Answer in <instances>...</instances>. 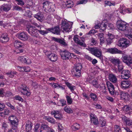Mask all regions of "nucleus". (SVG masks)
<instances>
[{
  "instance_id": "obj_1",
  "label": "nucleus",
  "mask_w": 132,
  "mask_h": 132,
  "mask_svg": "<svg viewBox=\"0 0 132 132\" xmlns=\"http://www.w3.org/2000/svg\"><path fill=\"white\" fill-rule=\"evenodd\" d=\"M43 10L45 12L49 13L53 12L54 11L53 8V5L49 2L46 1L43 3Z\"/></svg>"
},
{
  "instance_id": "obj_2",
  "label": "nucleus",
  "mask_w": 132,
  "mask_h": 132,
  "mask_svg": "<svg viewBox=\"0 0 132 132\" xmlns=\"http://www.w3.org/2000/svg\"><path fill=\"white\" fill-rule=\"evenodd\" d=\"M88 50L92 54L99 58H101L102 55L101 50L96 47H90Z\"/></svg>"
},
{
  "instance_id": "obj_3",
  "label": "nucleus",
  "mask_w": 132,
  "mask_h": 132,
  "mask_svg": "<svg viewBox=\"0 0 132 132\" xmlns=\"http://www.w3.org/2000/svg\"><path fill=\"white\" fill-rule=\"evenodd\" d=\"M26 30L28 31L29 33L33 37L36 38L39 37L38 34L39 30L36 29L35 27L31 26H29L26 29Z\"/></svg>"
},
{
  "instance_id": "obj_4",
  "label": "nucleus",
  "mask_w": 132,
  "mask_h": 132,
  "mask_svg": "<svg viewBox=\"0 0 132 132\" xmlns=\"http://www.w3.org/2000/svg\"><path fill=\"white\" fill-rule=\"evenodd\" d=\"M116 25L117 28L122 31L126 30L128 26L126 22L121 20H118L117 22Z\"/></svg>"
},
{
  "instance_id": "obj_5",
  "label": "nucleus",
  "mask_w": 132,
  "mask_h": 132,
  "mask_svg": "<svg viewBox=\"0 0 132 132\" xmlns=\"http://www.w3.org/2000/svg\"><path fill=\"white\" fill-rule=\"evenodd\" d=\"M72 24V23L71 22H68L65 21H63L62 23V28L63 31L69 32L71 31Z\"/></svg>"
},
{
  "instance_id": "obj_6",
  "label": "nucleus",
  "mask_w": 132,
  "mask_h": 132,
  "mask_svg": "<svg viewBox=\"0 0 132 132\" xmlns=\"http://www.w3.org/2000/svg\"><path fill=\"white\" fill-rule=\"evenodd\" d=\"M82 68V65L80 64H77L75 65L74 70L75 72V75L77 77H79L80 76V70Z\"/></svg>"
},
{
  "instance_id": "obj_7",
  "label": "nucleus",
  "mask_w": 132,
  "mask_h": 132,
  "mask_svg": "<svg viewBox=\"0 0 132 132\" xmlns=\"http://www.w3.org/2000/svg\"><path fill=\"white\" fill-rule=\"evenodd\" d=\"M129 41L123 38H121L119 40L117 45L119 47H127L129 46Z\"/></svg>"
},
{
  "instance_id": "obj_8",
  "label": "nucleus",
  "mask_w": 132,
  "mask_h": 132,
  "mask_svg": "<svg viewBox=\"0 0 132 132\" xmlns=\"http://www.w3.org/2000/svg\"><path fill=\"white\" fill-rule=\"evenodd\" d=\"M60 55L62 59L64 60H69L71 56V53L68 51L64 50L61 51Z\"/></svg>"
},
{
  "instance_id": "obj_9",
  "label": "nucleus",
  "mask_w": 132,
  "mask_h": 132,
  "mask_svg": "<svg viewBox=\"0 0 132 132\" xmlns=\"http://www.w3.org/2000/svg\"><path fill=\"white\" fill-rule=\"evenodd\" d=\"M78 37H79V36H74L73 39L75 42L81 46L84 47H86V45L84 42V38L82 37H80V38L83 42H81L80 40L78 38Z\"/></svg>"
},
{
  "instance_id": "obj_10",
  "label": "nucleus",
  "mask_w": 132,
  "mask_h": 132,
  "mask_svg": "<svg viewBox=\"0 0 132 132\" xmlns=\"http://www.w3.org/2000/svg\"><path fill=\"white\" fill-rule=\"evenodd\" d=\"M18 59L21 62L27 64H30L32 63L31 59L26 56H19L18 57Z\"/></svg>"
},
{
  "instance_id": "obj_11",
  "label": "nucleus",
  "mask_w": 132,
  "mask_h": 132,
  "mask_svg": "<svg viewBox=\"0 0 132 132\" xmlns=\"http://www.w3.org/2000/svg\"><path fill=\"white\" fill-rule=\"evenodd\" d=\"M123 61L127 64H132V57L129 55H123L122 57Z\"/></svg>"
},
{
  "instance_id": "obj_12",
  "label": "nucleus",
  "mask_w": 132,
  "mask_h": 132,
  "mask_svg": "<svg viewBox=\"0 0 132 132\" xmlns=\"http://www.w3.org/2000/svg\"><path fill=\"white\" fill-rule=\"evenodd\" d=\"M107 23V22L104 23L103 22L101 23H98L97 25L95 26L94 28L96 29L100 28V31L102 32L105 29Z\"/></svg>"
},
{
  "instance_id": "obj_13",
  "label": "nucleus",
  "mask_w": 132,
  "mask_h": 132,
  "mask_svg": "<svg viewBox=\"0 0 132 132\" xmlns=\"http://www.w3.org/2000/svg\"><path fill=\"white\" fill-rule=\"evenodd\" d=\"M90 119L91 123L95 125H97L99 124V121L96 116L92 113L90 114Z\"/></svg>"
},
{
  "instance_id": "obj_14",
  "label": "nucleus",
  "mask_w": 132,
  "mask_h": 132,
  "mask_svg": "<svg viewBox=\"0 0 132 132\" xmlns=\"http://www.w3.org/2000/svg\"><path fill=\"white\" fill-rule=\"evenodd\" d=\"M45 29L52 32L54 34L57 35L60 34V28L58 26H56L52 28H46Z\"/></svg>"
},
{
  "instance_id": "obj_15",
  "label": "nucleus",
  "mask_w": 132,
  "mask_h": 132,
  "mask_svg": "<svg viewBox=\"0 0 132 132\" xmlns=\"http://www.w3.org/2000/svg\"><path fill=\"white\" fill-rule=\"evenodd\" d=\"M106 85L108 89L111 94L113 95L115 94L114 88V86L110 81H107Z\"/></svg>"
},
{
  "instance_id": "obj_16",
  "label": "nucleus",
  "mask_w": 132,
  "mask_h": 132,
  "mask_svg": "<svg viewBox=\"0 0 132 132\" xmlns=\"http://www.w3.org/2000/svg\"><path fill=\"white\" fill-rule=\"evenodd\" d=\"M123 122L125 123L126 126H130L132 125V120L125 116H123L121 117Z\"/></svg>"
},
{
  "instance_id": "obj_17",
  "label": "nucleus",
  "mask_w": 132,
  "mask_h": 132,
  "mask_svg": "<svg viewBox=\"0 0 132 132\" xmlns=\"http://www.w3.org/2000/svg\"><path fill=\"white\" fill-rule=\"evenodd\" d=\"M130 71L128 70H123L121 72V77L122 79H128L130 77Z\"/></svg>"
},
{
  "instance_id": "obj_18",
  "label": "nucleus",
  "mask_w": 132,
  "mask_h": 132,
  "mask_svg": "<svg viewBox=\"0 0 132 132\" xmlns=\"http://www.w3.org/2000/svg\"><path fill=\"white\" fill-rule=\"evenodd\" d=\"M130 85V82L129 81H123L120 83V86L121 88L123 89L128 88Z\"/></svg>"
},
{
  "instance_id": "obj_19",
  "label": "nucleus",
  "mask_w": 132,
  "mask_h": 132,
  "mask_svg": "<svg viewBox=\"0 0 132 132\" xmlns=\"http://www.w3.org/2000/svg\"><path fill=\"white\" fill-rule=\"evenodd\" d=\"M27 87H21L19 88V90L22 94L27 96H29L31 94L27 90Z\"/></svg>"
},
{
  "instance_id": "obj_20",
  "label": "nucleus",
  "mask_w": 132,
  "mask_h": 132,
  "mask_svg": "<svg viewBox=\"0 0 132 132\" xmlns=\"http://www.w3.org/2000/svg\"><path fill=\"white\" fill-rule=\"evenodd\" d=\"M107 50L108 52L111 54H123V52L122 51L118 50L117 48H108L107 49Z\"/></svg>"
},
{
  "instance_id": "obj_21",
  "label": "nucleus",
  "mask_w": 132,
  "mask_h": 132,
  "mask_svg": "<svg viewBox=\"0 0 132 132\" xmlns=\"http://www.w3.org/2000/svg\"><path fill=\"white\" fill-rule=\"evenodd\" d=\"M17 37L19 39L23 40H27L28 38V35L24 32L18 34L17 35Z\"/></svg>"
},
{
  "instance_id": "obj_22",
  "label": "nucleus",
  "mask_w": 132,
  "mask_h": 132,
  "mask_svg": "<svg viewBox=\"0 0 132 132\" xmlns=\"http://www.w3.org/2000/svg\"><path fill=\"white\" fill-rule=\"evenodd\" d=\"M12 7L11 5L10 4H4L1 6L3 11L7 12L10 10Z\"/></svg>"
},
{
  "instance_id": "obj_23",
  "label": "nucleus",
  "mask_w": 132,
  "mask_h": 132,
  "mask_svg": "<svg viewBox=\"0 0 132 132\" xmlns=\"http://www.w3.org/2000/svg\"><path fill=\"white\" fill-rule=\"evenodd\" d=\"M52 39L54 41L59 43L63 46H65L67 45V44L64 40H62L60 38H56L54 37H53Z\"/></svg>"
},
{
  "instance_id": "obj_24",
  "label": "nucleus",
  "mask_w": 132,
  "mask_h": 132,
  "mask_svg": "<svg viewBox=\"0 0 132 132\" xmlns=\"http://www.w3.org/2000/svg\"><path fill=\"white\" fill-rule=\"evenodd\" d=\"M110 61L115 66H117L121 62L119 59L113 57H111Z\"/></svg>"
},
{
  "instance_id": "obj_25",
  "label": "nucleus",
  "mask_w": 132,
  "mask_h": 132,
  "mask_svg": "<svg viewBox=\"0 0 132 132\" xmlns=\"http://www.w3.org/2000/svg\"><path fill=\"white\" fill-rule=\"evenodd\" d=\"M26 129L27 132H30L32 128L33 124L31 121H27L26 122Z\"/></svg>"
},
{
  "instance_id": "obj_26",
  "label": "nucleus",
  "mask_w": 132,
  "mask_h": 132,
  "mask_svg": "<svg viewBox=\"0 0 132 132\" xmlns=\"http://www.w3.org/2000/svg\"><path fill=\"white\" fill-rule=\"evenodd\" d=\"M52 115H53L54 117L57 119H60L62 118L61 114L60 111H52L51 112Z\"/></svg>"
},
{
  "instance_id": "obj_27",
  "label": "nucleus",
  "mask_w": 132,
  "mask_h": 132,
  "mask_svg": "<svg viewBox=\"0 0 132 132\" xmlns=\"http://www.w3.org/2000/svg\"><path fill=\"white\" fill-rule=\"evenodd\" d=\"M9 119L11 123L13 125H15L16 123V121L17 120L16 117L14 115H12L9 117Z\"/></svg>"
},
{
  "instance_id": "obj_28",
  "label": "nucleus",
  "mask_w": 132,
  "mask_h": 132,
  "mask_svg": "<svg viewBox=\"0 0 132 132\" xmlns=\"http://www.w3.org/2000/svg\"><path fill=\"white\" fill-rule=\"evenodd\" d=\"M109 80L113 83H116L117 81V78L113 74H110L109 76Z\"/></svg>"
},
{
  "instance_id": "obj_29",
  "label": "nucleus",
  "mask_w": 132,
  "mask_h": 132,
  "mask_svg": "<svg viewBox=\"0 0 132 132\" xmlns=\"http://www.w3.org/2000/svg\"><path fill=\"white\" fill-rule=\"evenodd\" d=\"M9 39L6 34L5 35H2L0 37V41L2 43H5L9 40Z\"/></svg>"
},
{
  "instance_id": "obj_30",
  "label": "nucleus",
  "mask_w": 132,
  "mask_h": 132,
  "mask_svg": "<svg viewBox=\"0 0 132 132\" xmlns=\"http://www.w3.org/2000/svg\"><path fill=\"white\" fill-rule=\"evenodd\" d=\"M101 125V127H103L105 126L106 124V120L103 117H101L100 118L99 124Z\"/></svg>"
},
{
  "instance_id": "obj_31",
  "label": "nucleus",
  "mask_w": 132,
  "mask_h": 132,
  "mask_svg": "<svg viewBox=\"0 0 132 132\" xmlns=\"http://www.w3.org/2000/svg\"><path fill=\"white\" fill-rule=\"evenodd\" d=\"M123 110L125 113L127 114H130L132 112V109L130 107L127 105L125 106L123 108Z\"/></svg>"
},
{
  "instance_id": "obj_32",
  "label": "nucleus",
  "mask_w": 132,
  "mask_h": 132,
  "mask_svg": "<svg viewBox=\"0 0 132 132\" xmlns=\"http://www.w3.org/2000/svg\"><path fill=\"white\" fill-rule=\"evenodd\" d=\"M48 58L52 61L54 62L57 60V57L56 54L53 53H51Z\"/></svg>"
},
{
  "instance_id": "obj_33",
  "label": "nucleus",
  "mask_w": 132,
  "mask_h": 132,
  "mask_svg": "<svg viewBox=\"0 0 132 132\" xmlns=\"http://www.w3.org/2000/svg\"><path fill=\"white\" fill-rule=\"evenodd\" d=\"M120 94L121 97L125 99L127 98L129 96V95L128 93L126 92H125L122 91L120 92Z\"/></svg>"
},
{
  "instance_id": "obj_34",
  "label": "nucleus",
  "mask_w": 132,
  "mask_h": 132,
  "mask_svg": "<svg viewBox=\"0 0 132 132\" xmlns=\"http://www.w3.org/2000/svg\"><path fill=\"white\" fill-rule=\"evenodd\" d=\"M90 83L92 84L94 87L96 88H98L100 86L97 80L96 79H95L93 80Z\"/></svg>"
},
{
  "instance_id": "obj_35",
  "label": "nucleus",
  "mask_w": 132,
  "mask_h": 132,
  "mask_svg": "<svg viewBox=\"0 0 132 132\" xmlns=\"http://www.w3.org/2000/svg\"><path fill=\"white\" fill-rule=\"evenodd\" d=\"M80 128V125L77 123H74L71 127L72 130L74 131L78 130Z\"/></svg>"
},
{
  "instance_id": "obj_36",
  "label": "nucleus",
  "mask_w": 132,
  "mask_h": 132,
  "mask_svg": "<svg viewBox=\"0 0 132 132\" xmlns=\"http://www.w3.org/2000/svg\"><path fill=\"white\" fill-rule=\"evenodd\" d=\"M65 4L67 7L70 8L73 7L74 4L72 1L69 0L66 2Z\"/></svg>"
},
{
  "instance_id": "obj_37",
  "label": "nucleus",
  "mask_w": 132,
  "mask_h": 132,
  "mask_svg": "<svg viewBox=\"0 0 132 132\" xmlns=\"http://www.w3.org/2000/svg\"><path fill=\"white\" fill-rule=\"evenodd\" d=\"M34 17L38 20L41 21L43 19V16L40 12H39L34 15Z\"/></svg>"
},
{
  "instance_id": "obj_38",
  "label": "nucleus",
  "mask_w": 132,
  "mask_h": 132,
  "mask_svg": "<svg viewBox=\"0 0 132 132\" xmlns=\"http://www.w3.org/2000/svg\"><path fill=\"white\" fill-rule=\"evenodd\" d=\"M64 111L67 113L70 114L73 113V110L69 107L66 106L64 107Z\"/></svg>"
},
{
  "instance_id": "obj_39",
  "label": "nucleus",
  "mask_w": 132,
  "mask_h": 132,
  "mask_svg": "<svg viewBox=\"0 0 132 132\" xmlns=\"http://www.w3.org/2000/svg\"><path fill=\"white\" fill-rule=\"evenodd\" d=\"M14 99L16 100H18L19 101L24 103L25 104H27V102L26 101H24L23 99L19 95L15 96L14 97Z\"/></svg>"
},
{
  "instance_id": "obj_40",
  "label": "nucleus",
  "mask_w": 132,
  "mask_h": 132,
  "mask_svg": "<svg viewBox=\"0 0 132 132\" xmlns=\"http://www.w3.org/2000/svg\"><path fill=\"white\" fill-rule=\"evenodd\" d=\"M66 101L63 100L61 99L60 100L59 102H57V104L59 106H63L66 104Z\"/></svg>"
},
{
  "instance_id": "obj_41",
  "label": "nucleus",
  "mask_w": 132,
  "mask_h": 132,
  "mask_svg": "<svg viewBox=\"0 0 132 132\" xmlns=\"http://www.w3.org/2000/svg\"><path fill=\"white\" fill-rule=\"evenodd\" d=\"M17 72L15 71H11L8 72L6 73V74L8 75V76L11 78H13L15 75L16 74Z\"/></svg>"
},
{
  "instance_id": "obj_42",
  "label": "nucleus",
  "mask_w": 132,
  "mask_h": 132,
  "mask_svg": "<svg viewBox=\"0 0 132 132\" xmlns=\"http://www.w3.org/2000/svg\"><path fill=\"white\" fill-rule=\"evenodd\" d=\"M65 84L71 91L72 92L74 91V88L75 87V86H72L70 83L68 82H65Z\"/></svg>"
},
{
  "instance_id": "obj_43",
  "label": "nucleus",
  "mask_w": 132,
  "mask_h": 132,
  "mask_svg": "<svg viewBox=\"0 0 132 132\" xmlns=\"http://www.w3.org/2000/svg\"><path fill=\"white\" fill-rule=\"evenodd\" d=\"M21 44L22 43L18 40H15L14 42V46L16 48L21 47Z\"/></svg>"
},
{
  "instance_id": "obj_44",
  "label": "nucleus",
  "mask_w": 132,
  "mask_h": 132,
  "mask_svg": "<svg viewBox=\"0 0 132 132\" xmlns=\"http://www.w3.org/2000/svg\"><path fill=\"white\" fill-rule=\"evenodd\" d=\"M67 102L68 104L70 105L72 104V99L70 96L68 95H67L66 96Z\"/></svg>"
},
{
  "instance_id": "obj_45",
  "label": "nucleus",
  "mask_w": 132,
  "mask_h": 132,
  "mask_svg": "<svg viewBox=\"0 0 132 132\" xmlns=\"http://www.w3.org/2000/svg\"><path fill=\"white\" fill-rule=\"evenodd\" d=\"M117 66L118 70L119 72L121 71L123 69V66L121 62Z\"/></svg>"
},
{
  "instance_id": "obj_46",
  "label": "nucleus",
  "mask_w": 132,
  "mask_h": 132,
  "mask_svg": "<svg viewBox=\"0 0 132 132\" xmlns=\"http://www.w3.org/2000/svg\"><path fill=\"white\" fill-rule=\"evenodd\" d=\"M8 127V125L6 122H4L2 123V128L3 129L5 130Z\"/></svg>"
},
{
  "instance_id": "obj_47",
  "label": "nucleus",
  "mask_w": 132,
  "mask_h": 132,
  "mask_svg": "<svg viewBox=\"0 0 132 132\" xmlns=\"http://www.w3.org/2000/svg\"><path fill=\"white\" fill-rule=\"evenodd\" d=\"M15 1L17 2V4L18 5L22 6L24 5V3L22 0H15Z\"/></svg>"
},
{
  "instance_id": "obj_48",
  "label": "nucleus",
  "mask_w": 132,
  "mask_h": 132,
  "mask_svg": "<svg viewBox=\"0 0 132 132\" xmlns=\"http://www.w3.org/2000/svg\"><path fill=\"white\" fill-rule=\"evenodd\" d=\"M114 128L115 132H121L120 128L119 126L117 125L115 126Z\"/></svg>"
},
{
  "instance_id": "obj_49",
  "label": "nucleus",
  "mask_w": 132,
  "mask_h": 132,
  "mask_svg": "<svg viewBox=\"0 0 132 132\" xmlns=\"http://www.w3.org/2000/svg\"><path fill=\"white\" fill-rule=\"evenodd\" d=\"M104 3L106 5L111 6L112 5H115L114 3V2L111 3L110 1H104Z\"/></svg>"
},
{
  "instance_id": "obj_50",
  "label": "nucleus",
  "mask_w": 132,
  "mask_h": 132,
  "mask_svg": "<svg viewBox=\"0 0 132 132\" xmlns=\"http://www.w3.org/2000/svg\"><path fill=\"white\" fill-rule=\"evenodd\" d=\"M41 127L42 129L47 130L49 127L47 125L44 124L42 125Z\"/></svg>"
},
{
  "instance_id": "obj_51",
  "label": "nucleus",
  "mask_w": 132,
  "mask_h": 132,
  "mask_svg": "<svg viewBox=\"0 0 132 132\" xmlns=\"http://www.w3.org/2000/svg\"><path fill=\"white\" fill-rule=\"evenodd\" d=\"M13 10L20 11L22 10L21 7L17 5L14 6H13Z\"/></svg>"
},
{
  "instance_id": "obj_52",
  "label": "nucleus",
  "mask_w": 132,
  "mask_h": 132,
  "mask_svg": "<svg viewBox=\"0 0 132 132\" xmlns=\"http://www.w3.org/2000/svg\"><path fill=\"white\" fill-rule=\"evenodd\" d=\"M119 10L120 12L121 13H123V12L125 11V8L123 5L121 6L119 8Z\"/></svg>"
},
{
  "instance_id": "obj_53",
  "label": "nucleus",
  "mask_w": 132,
  "mask_h": 132,
  "mask_svg": "<svg viewBox=\"0 0 132 132\" xmlns=\"http://www.w3.org/2000/svg\"><path fill=\"white\" fill-rule=\"evenodd\" d=\"M89 96L93 100H95L97 98V96L96 95L92 93H91L90 94Z\"/></svg>"
},
{
  "instance_id": "obj_54",
  "label": "nucleus",
  "mask_w": 132,
  "mask_h": 132,
  "mask_svg": "<svg viewBox=\"0 0 132 132\" xmlns=\"http://www.w3.org/2000/svg\"><path fill=\"white\" fill-rule=\"evenodd\" d=\"M48 31L47 30H39V32L42 35H44L45 34H46L48 33Z\"/></svg>"
},
{
  "instance_id": "obj_55",
  "label": "nucleus",
  "mask_w": 132,
  "mask_h": 132,
  "mask_svg": "<svg viewBox=\"0 0 132 132\" xmlns=\"http://www.w3.org/2000/svg\"><path fill=\"white\" fill-rule=\"evenodd\" d=\"M107 36L108 38L110 39H112V40L114 37V36L113 35L109 33L108 34Z\"/></svg>"
},
{
  "instance_id": "obj_56",
  "label": "nucleus",
  "mask_w": 132,
  "mask_h": 132,
  "mask_svg": "<svg viewBox=\"0 0 132 132\" xmlns=\"http://www.w3.org/2000/svg\"><path fill=\"white\" fill-rule=\"evenodd\" d=\"M97 30H95L94 29H92L90 30L89 32L88 33V34H94L97 32Z\"/></svg>"
},
{
  "instance_id": "obj_57",
  "label": "nucleus",
  "mask_w": 132,
  "mask_h": 132,
  "mask_svg": "<svg viewBox=\"0 0 132 132\" xmlns=\"http://www.w3.org/2000/svg\"><path fill=\"white\" fill-rule=\"evenodd\" d=\"M46 119L48 121L52 123H53L54 122V121L53 119L51 118H46Z\"/></svg>"
},
{
  "instance_id": "obj_58",
  "label": "nucleus",
  "mask_w": 132,
  "mask_h": 132,
  "mask_svg": "<svg viewBox=\"0 0 132 132\" xmlns=\"http://www.w3.org/2000/svg\"><path fill=\"white\" fill-rule=\"evenodd\" d=\"M30 68L28 66L24 67V72H27L30 71Z\"/></svg>"
},
{
  "instance_id": "obj_59",
  "label": "nucleus",
  "mask_w": 132,
  "mask_h": 132,
  "mask_svg": "<svg viewBox=\"0 0 132 132\" xmlns=\"http://www.w3.org/2000/svg\"><path fill=\"white\" fill-rule=\"evenodd\" d=\"M106 98L108 100L111 102H113L114 99L112 97L110 96H106Z\"/></svg>"
},
{
  "instance_id": "obj_60",
  "label": "nucleus",
  "mask_w": 132,
  "mask_h": 132,
  "mask_svg": "<svg viewBox=\"0 0 132 132\" xmlns=\"http://www.w3.org/2000/svg\"><path fill=\"white\" fill-rule=\"evenodd\" d=\"M57 126L58 129L59 130L61 131L63 130V128L61 124L59 123L57 124Z\"/></svg>"
},
{
  "instance_id": "obj_61",
  "label": "nucleus",
  "mask_w": 132,
  "mask_h": 132,
  "mask_svg": "<svg viewBox=\"0 0 132 132\" xmlns=\"http://www.w3.org/2000/svg\"><path fill=\"white\" fill-rule=\"evenodd\" d=\"M84 57L85 58L90 61H92V60L91 57L88 55H85Z\"/></svg>"
},
{
  "instance_id": "obj_62",
  "label": "nucleus",
  "mask_w": 132,
  "mask_h": 132,
  "mask_svg": "<svg viewBox=\"0 0 132 132\" xmlns=\"http://www.w3.org/2000/svg\"><path fill=\"white\" fill-rule=\"evenodd\" d=\"M18 70L20 72L24 71V67H18Z\"/></svg>"
},
{
  "instance_id": "obj_63",
  "label": "nucleus",
  "mask_w": 132,
  "mask_h": 132,
  "mask_svg": "<svg viewBox=\"0 0 132 132\" xmlns=\"http://www.w3.org/2000/svg\"><path fill=\"white\" fill-rule=\"evenodd\" d=\"M94 105L95 106V108L97 109H101L102 108V106L101 105L99 104H94Z\"/></svg>"
},
{
  "instance_id": "obj_64",
  "label": "nucleus",
  "mask_w": 132,
  "mask_h": 132,
  "mask_svg": "<svg viewBox=\"0 0 132 132\" xmlns=\"http://www.w3.org/2000/svg\"><path fill=\"white\" fill-rule=\"evenodd\" d=\"M99 38L100 39L101 38L104 37V35L102 33H100L97 34V35Z\"/></svg>"
}]
</instances>
